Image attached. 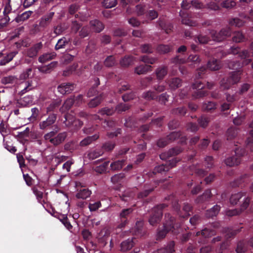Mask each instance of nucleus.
Wrapping results in <instances>:
<instances>
[{
  "mask_svg": "<svg viewBox=\"0 0 253 253\" xmlns=\"http://www.w3.org/2000/svg\"><path fill=\"white\" fill-rule=\"evenodd\" d=\"M195 173L196 176L202 178L207 175L208 171L203 169L196 168L195 169Z\"/></svg>",
  "mask_w": 253,
  "mask_h": 253,
  "instance_id": "59",
  "label": "nucleus"
},
{
  "mask_svg": "<svg viewBox=\"0 0 253 253\" xmlns=\"http://www.w3.org/2000/svg\"><path fill=\"white\" fill-rule=\"evenodd\" d=\"M102 153V152L101 151L94 150L89 152L87 154V157L89 159L93 160L101 156Z\"/></svg>",
  "mask_w": 253,
  "mask_h": 253,
  "instance_id": "57",
  "label": "nucleus"
},
{
  "mask_svg": "<svg viewBox=\"0 0 253 253\" xmlns=\"http://www.w3.org/2000/svg\"><path fill=\"white\" fill-rule=\"evenodd\" d=\"M56 120V117L54 114L50 115L45 120L41 122L39 124L40 128L42 129H44L54 123Z\"/></svg>",
  "mask_w": 253,
  "mask_h": 253,
  "instance_id": "19",
  "label": "nucleus"
},
{
  "mask_svg": "<svg viewBox=\"0 0 253 253\" xmlns=\"http://www.w3.org/2000/svg\"><path fill=\"white\" fill-rule=\"evenodd\" d=\"M54 56V55L53 54L45 53L39 57V61L41 63H44L49 60L52 59Z\"/></svg>",
  "mask_w": 253,
  "mask_h": 253,
  "instance_id": "47",
  "label": "nucleus"
},
{
  "mask_svg": "<svg viewBox=\"0 0 253 253\" xmlns=\"http://www.w3.org/2000/svg\"><path fill=\"white\" fill-rule=\"evenodd\" d=\"M74 100L72 98H69L67 99L64 102V104L61 108L60 110L62 112H65L68 110L73 104Z\"/></svg>",
  "mask_w": 253,
  "mask_h": 253,
  "instance_id": "46",
  "label": "nucleus"
},
{
  "mask_svg": "<svg viewBox=\"0 0 253 253\" xmlns=\"http://www.w3.org/2000/svg\"><path fill=\"white\" fill-rule=\"evenodd\" d=\"M17 84V89L21 94H23L34 88L32 81H23Z\"/></svg>",
  "mask_w": 253,
  "mask_h": 253,
  "instance_id": "11",
  "label": "nucleus"
},
{
  "mask_svg": "<svg viewBox=\"0 0 253 253\" xmlns=\"http://www.w3.org/2000/svg\"><path fill=\"white\" fill-rule=\"evenodd\" d=\"M236 4V2L233 0H225L222 2L221 6L226 8H232L234 7Z\"/></svg>",
  "mask_w": 253,
  "mask_h": 253,
  "instance_id": "51",
  "label": "nucleus"
},
{
  "mask_svg": "<svg viewBox=\"0 0 253 253\" xmlns=\"http://www.w3.org/2000/svg\"><path fill=\"white\" fill-rule=\"evenodd\" d=\"M56 66V63L53 62L47 66H43L39 67V70L41 72L43 73H49Z\"/></svg>",
  "mask_w": 253,
  "mask_h": 253,
  "instance_id": "37",
  "label": "nucleus"
},
{
  "mask_svg": "<svg viewBox=\"0 0 253 253\" xmlns=\"http://www.w3.org/2000/svg\"><path fill=\"white\" fill-rule=\"evenodd\" d=\"M242 72L240 70L231 72L227 79H223L221 81V85L224 89L229 88L231 85L237 84L241 79Z\"/></svg>",
  "mask_w": 253,
  "mask_h": 253,
  "instance_id": "4",
  "label": "nucleus"
},
{
  "mask_svg": "<svg viewBox=\"0 0 253 253\" xmlns=\"http://www.w3.org/2000/svg\"><path fill=\"white\" fill-rule=\"evenodd\" d=\"M178 162L176 158H172L167 162L166 164H163L157 167H156L153 171V174H156L157 173H163L169 171L170 169L175 166L176 163Z\"/></svg>",
  "mask_w": 253,
  "mask_h": 253,
  "instance_id": "7",
  "label": "nucleus"
},
{
  "mask_svg": "<svg viewBox=\"0 0 253 253\" xmlns=\"http://www.w3.org/2000/svg\"><path fill=\"white\" fill-rule=\"evenodd\" d=\"M247 250V245L243 241H239L237 243L236 252L237 253H243Z\"/></svg>",
  "mask_w": 253,
  "mask_h": 253,
  "instance_id": "45",
  "label": "nucleus"
},
{
  "mask_svg": "<svg viewBox=\"0 0 253 253\" xmlns=\"http://www.w3.org/2000/svg\"><path fill=\"white\" fill-rule=\"evenodd\" d=\"M167 207H168V203L165 200L164 203L158 205L153 209L152 213L149 219L151 225L154 226L161 221L163 210Z\"/></svg>",
  "mask_w": 253,
  "mask_h": 253,
  "instance_id": "3",
  "label": "nucleus"
},
{
  "mask_svg": "<svg viewBox=\"0 0 253 253\" xmlns=\"http://www.w3.org/2000/svg\"><path fill=\"white\" fill-rule=\"evenodd\" d=\"M192 88L195 90L192 93V96L194 99L203 98L208 94V91L204 90V84L201 82L197 81L192 84Z\"/></svg>",
  "mask_w": 253,
  "mask_h": 253,
  "instance_id": "6",
  "label": "nucleus"
},
{
  "mask_svg": "<svg viewBox=\"0 0 253 253\" xmlns=\"http://www.w3.org/2000/svg\"><path fill=\"white\" fill-rule=\"evenodd\" d=\"M103 5L106 8H109L115 6L117 4L116 0H103Z\"/></svg>",
  "mask_w": 253,
  "mask_h": 253,
  "instance_id": "56",
  "label": "nucleus"
},
{
  "mask_svg": "<svg viewBox=\"0 0 253 253\" xmlns=\"http://www.w3.org/2000/svg\"><path fill=\"white\" fill-rule=\"evenodd\" d=\"M157 58L150 57L148 55H143V74L152 70V66L150 64H154Z\"/></svg>",
  "mask_w": 253,
  "mask_h": 253,
  "instance_id": "14",
  "label": "nucleus"
},
{
  "mask_svg": "<svg viewBox=\"0 0 253 253\" xmlns=\"http://www.w3.org/2000/svg\"><path fill=\"white\" fill-rule=\"evenodd\" d=\"M1 82L4 84H17L19 82V80L15 76H9L3 78Z\"/></svg>",
  "mask_w": 253,
  "mask_h": 253,
  "instance_id": "36",
  "label": "nucleus"
},
{
  "mask_svg": "<svg viewBox=\"0 0 253 253\" xmlns=\"http://www.w3.org/2000/svg\"><path fill=\"white\" fill-rule=\"evenodd\" d=\"M175 243L174 241H170L167 245L162 248L159 249L153 253H174L175 252Z\"/></svg>",
  "mask_w": 253,
  "mask_h": 253,
  "instance_id": "15",
  "label": "nucleus"
},
{
  "mask_svg": "<svg viewBox=\"0 0 253 253\" xmlns=\"http://www.w3.org/2000/svg\"><path fill=\"white\" fill-rule=\"evenodd\" d=\"M209 142L208 139L204 138L202 139L198 146V149L201 150H205L209 145Z\"/></svg>",
  "mask_w": 253,
  "mask_h": 253,
  "instance_id": "60",
  "label": "nucleus"
},
{
  "mask_svg": "<svg viewBox=\"0 0 253 253\" xmlns=\"http://www.w3.org/2000/svg\"><path fill=\"white\" fill-rule=\"evenodd\" d=\"M171 113L174 115L184 116L186 113V109L185 107L174 108L171 110Z\"/></svg>",
  "mask_w": 253,
  "mask_h": 253,
  "instance_id": "49",
  "label": "nucleus"
},
{
  "mask_svg": "<svg viewBox=\"0 0 253 253\" xmlns=\"http://www.w3.org/2000/svg\"><path fill=\"white\" fill-rule=\"evenodd\" d=\"M104 28L101 22L97 20H92L90 22V31L94 32H100Z\"/></svg>",
  "mask_w": 253,
  "mask_h": 253,
  "instance_id": "18",
  "label": "nucleus"
},
{
  "mask_svg": "<svg viewBox=\"0 0 253 253\" xmlns=\"http://www.w3.org/2000/svg\"><path fill=\"white\" fill-rule=\"evenodd\" d=\"M198 122L201 127L205 128L208 126L210 122V119L207 116H202L198 119Z\"/></svg>",
  "mask_w": 253,
  "mask_h": 253,
  "instance_id": "44",
  "label": "nucleus"
},
{
  "mask_svg": "<svg viewBox=\"0 0 253 253\" xmlns=\"http://www.w3.org/2000/svg\"><path fill=\"white\" fill-rule=\"evenodd\" d=\"M98 138L97 135H94L92 136H88L83 139L80 142V145L82 146H85L90 144L93 141L97 139Z\"/></svg>",
  "mask_w": 253,
  "mask_h": 253,
  "instance_id": "40",
  "label": "nucleus"
},
{
  "mask_svg": "<svg viewBox=\"0 0 253 253\" xmlns=\"http://www.w3.org/2000/svg\"><path fill=\"white\" fill-rule=\"evenodd\" d=\"M195 40L197 42V41L201 44H207L209 41H211L210 37L203 34H199L195 36Z\"/></svg>",
  "mask_w": 253,
  "mask_h": 253,
  "instance_id": "38",
  "label": "nucleus"
},
{
  "mask_svg": "<svg viewBox=\"0 0 253 253\" xmlns=\"http://www.w3.org/2000/svg\"><path fill=\"white\" fill-rule=\"evenodd\" d=\"M211 197V193L210 189L206 190L204 193L198 196L195 200V202L197 204L202 203L205 201H208Z\"/></svg>",
  "mask_w": 253,
  "mask_h": 253,
  "instance_id": "22",
  "label": "nucleus"
},
{
  "mask_svg": "<svg viewBox=\"0 0 253 253\" xmlns=\"http://www.w3.org/2000/svg\"><path fill=\"white\" fill-rule=\"evenodd\" d=\"M245 40V37L241 31H237L233 33L232 41L235 42H243Z\"/></svg>",
  "mask_w": 253,
  "mask_h": 253,
  "instance_id": "35",
  "label": "nucleus"
},
{
  "mask_svg": "<svg viewBox=\"0 0 253 253\" xmlns=\"http://www.w3.org/2000/svg\"><path fill=\"white\" fill-rule=\"evenodd\" d=\"M248 177L246 174L241 175L240 177L236 179L230 183V185L232 187H237L242 186V184L246 182V179Z\"/></svg>",
  "mask_w": 253,
  "mask_h": 253,
  "instance_id": "28",
  "label": "nucleus"
},
{
  "mask_svg": "<svg viewBox=\"0 0 253 253\" xmlns=\"http://www.w3.org/2000/svg\"><path fill=\"white\" fill-rule=\"evenodd\" d=\"M66 135L65 133H61L55 136V132L51 131L44 135V138L46 141H49L51 143L54 145H57L62 142Z\"/></svg>",
  "mask_w": 253,
  "mask_h": 253,
  "instance_id": "8",
  "label": "nucleus"
},
{
  "mask_svg": "<svg viewBox=\"0 0 253 253\" xmlns=\"http://www.w3.org/2000/svg\"><path fill=\"white\" fill-rule=\"evenodd\" d=\"M74 84L70 83L62 84L57 87L58 91L62 94L71 92L74 89Z\"/></svg>",
  "mask_w": 253,
  "mask_h": 253,
  "instance_id": "17",
  "label": "nucleus"
},
{
  "mask_svg": "<svg viewBox=\"0 0 253 253\" xmlns=\"http://www.w3.org/2000/svg\"><path fill=\"white\" fill-rule=\"evenodd\" d=\"M227 66L229 69L233 70H238L242 67L241 63L239 61H229Z\"/></svg>",
  "mask_w": 253,
  "mask_h": 253,
  "instance_id": "43",
  "label": "nucleus"
},
{
  "mask_svg": "<svg viewBox=\"0 0 253 253\" xmlns=\"http://www.w3.org/2000/svg\"><path fill=\"white\" fill-rule=\"evenodd\" d=\"M143 98L150 100H154L157 98V94L155 91H148L143 95Z\"/></svg>",
  "mask_w": 253,
  "mask_h": 253,
  "instance_id": "54",
  "label": "nucleus"
},
{
  "mask_svg": "<svg viewBox=\"0 0 253 253\" xmlns=\"http://www.w3.org/2000/svg\"><path fill=\"white\" fill-rule=\"evenodd\" d=\"M133 244L131 239H127L123 242L121 245V250L122 252H126L130 250L133 247Z\"/></svg>",
  "mask_w": 253,
  "mask_h": 253,
  "instance_id": "34",
  "label": "nucleus"
},
{
  "mask_svg": "<svg viewBox=\"0 0 253 253\" xmlns=\"http://www.w3.org/2000/svg\"><path fill=\"white\" fill-rule=\"evenodd\" d=\"M216 104L215 103L211 101H208L207 103H204L203 105V109L207 111H211L216 109Z\"/></svg>",
  "mask_w": 253,
  "mask_h": 253,
  "instance_id": "42",
  "label": "nucleus"
},
{
  "mask_svg": "<svg viewBox=\"0 0 253 253\" xmlns=\"http://www.w3.org/2000/svg\"><path fill=\"white\" fill-rule=\"evenodd\" d=\"M238 133V129L233 127H231L228 129L226 132V136L228 140H231L235 138Z\"/></svg>",
  "mask_w": 253,
  "mask_h": 253,
  "instance_id": "39",
  "label": "nucleus"
},
{
  "mask_svg": "<svg viewBox=\"0 0 253 253\" xmlns=\"http://www.w3.org/2000/svg\"><path fill=\"white\" fill-rule=\"evenodd\" d=\"M243 197H249L246 196V193L243 192H238L237 193L232 194L230 198V203L231 205H235L237 204L238 202H239L240 200Z\"/></svg>",
  "mask_w": 253,
  "mask_h": 253,
  "instance_id": "24",
  "label": "nucleus"
},
{
  "mask_svg": "<svg viewBox=\"0 0 253 253\" xmlns=\"http://www.w3.org/2000/svg\"><path fill=\"white\" fill-rule=\"evenodd\" d=\"M17 53L18 51H13L7 53L3 58L0 61V65L3 66L10 62Z\"/></svg>",
  "mask_w": 253,
  "mask_h": 253,
  "instance_id": "26",
  "label": "nucleus"
},
{
  "mask_svg": "<svg viewBox=\"0 0 253 253\" xmlns=\"http://www.w3.org/2000/svg\"><path fill=\"white\" fill-rule=\"evenodd\" d=\"M165 201L168 203V206L170 204L172 209L176 212L177 214L183 218H187L190 215V212L192 210V207L189 204H184L182 211L184 212L183 214L182 211L180 210V205L178 204V199L173 195H170L165 198Z\"/></svg>",
  "mask_w": 253,
  "mask_h": 253,
  "instance_id": "2",
  "label": "nucleus"
},
{
  "mask_svg": "<svg viewBox=\"0 0 253 253\" xmlns=\"http://www.w3.org/2000/svg\"><path fill=\"white\" fill-rule=\"evenodd\" d=\"M251 201L250 197L244 198L243 202L241 205L240 209L230 210L227 211L226 214L229 216H233L239 214L243 211L246 210L249 206Z\"/></svg>",
  "mask_w": 253,
  "mask_h": 253,
  "instance_id": "10",
  "label": "nucleus"
},
{
  "mask_svg": "<svg viewBox=\"0 0 253 253\" xmlns=\"http://www.w3.org/2000/svg\"><path fill=\"white\" fill-rule=\"evenodd\" d=\"M231 29L229 27H227L221 29L219 32L213 31L211 33V35L213 40L220 42L230 36L231 35Z\"/></svg>",
  "mask_w": 253,
  "mask_h": 253,
  "instance_id": "9",
  "label": "nucleus"
},
{
  "mask_svg": "<svg viewBox=\"0 0 253 253\" xmlns=\"http://www.w3.org/2000/svg\"><path fill=\"white\" fill-rule=\"evenodd\" d=\"M68 41L65 38L59 40L55 45V49L58 50L64 48L65 45L68 43Z\"/></svg>",
  "mask_w": 253,
  "mask_h": 253,
  "instance_id": "52",
  "label": "nucleus"
},
{
  "mask_svg": "<svg viewBox=\"0 0 253 253\" xmlns=\"http://www.w3.org/2000/svg\"><path fill=\"white\" fill-rule=\"evenodd\" d=\"M220 207L217 205L214 206L211 209L207 210L206 212V216L208 218H212L216 216L219 211Z\"/></svg>",
  "mask_w": 253,
  "mask_h": 253,
  "instance_id": "29",
  "label": "nucleus"
},
{
  "mask_svg": "<svg viewBox=\"0 0 253 253\" xmlns=\"http://www.w3.org/2000/svg\"><path fill=\"white\" fill-rule=\"evenodd\" d=\"M101 204L100 202L97 201L93 203H89L88 205V208L89 209L90 211H95L97 209H98L101 207Z\"/></svg>",
  "mask_w": 253,
  "mask_h": 253,
  "instance_id": "63",
  "label": "nucleus"
},
{
  "mask_svg": "<svg viewBox=\"0 0 253 253\" xmlns=\"http://www.w3.org/2000/svg\"><path fill=\"white\" fill-rule=\"evenodd\" d=\"M244 21L240 19L239 18H232L229 20V25L230 26H235L236 27H241L245 24Z\"/></svg>",
  "mask_w": 253,
  "mask_h": 253,
  "instance_id": "31",
  "label": "nucleus"
},
{
  "mask_svg": "<svg viewBox=\"0 0 253 253\" xmlns=\"http://www.w3.org/2000/svg\"><path fill=\"white\" fill-rule=\"evenodd\" d=\"M182 151L181 148L175 147L169 149L168 152H164L160 155V158L163 160L167 159L173 156L177 155Z\"/></svg>",
  "mask_w": 253,
  "mask_h": 253,
  "instance_id": "13",
  "label": "nucleus"
},
{
  "mask_svg": "<svg viewBox=\"0 0 253 253\" xmlns=\"http://www.w3.org/2000/svg\"><path fill=\"white\" fill-rule=\"evenodd\" d=\"M53 15V13H50L49 15L44 16L42 18L40 22V25L42 26H45L48 21H49L52 18Z\"/></svg>",
  "mask_w": 253,
  "mask_h": 253,
  "instance_id": "58",
  "label": "nucleus"
},
{
  "mask_svg": "<svg viewBox=\"0 0 253 253\" xmlns=\"http://www.w3.org/2000/svg\"><path fill=\"white\" fill-rule=\"evenodd\" d=\"M220 66L217 60L212 59L210 60L207 64V68L211 70H218Z\"/></svg>",
  "mask_w": 253,
  "mask_h": 253,
  "instance_id": "33",
  "label": "nucleus"
},
{
  "mask_svg": "<svg viewBox=\"0 0 253 253\" xmlns=\"http://www.w3.org/2000/svg\"><path fill=\"white\" fill-rule=\"evenodd\" d=\"M181 136V132L180 131H173L171 132L169 135H167V137L169 143H171L177 139L179 138Z\"/></svg>",
  "mask_w": 253,
  "mask_h": 253,
  "instance_id": "41",
  "label": "nucleus"
},
{
  "mask_svg": "<svg viewBox=\"0 0 253 253\" xmlns=\"http://www.w3.org/2000/svg\"><path fill=\"white\" fill-rule=\"evenodd\" d=\"M239 57L243 59L241 63L242 67L249 64L252 62L251 59H249L250 57V53L247 50H243L239 53Z\"/></svg>",
  "mask_w": 253,
  "mask_h": 253,
  "instance_id": "25",
  "label": "nucleus"
},
{
  "mask_svg": "<svg viewBox=\"0 0 253 253\" xmlns=\"http://www.w3.org/2000/svg\"><path fill=\"white\" fill-rule=\"evenodd\" d=\"M157 51L160 54H166L170 52L172 49V46L166 44H159L157 47Z\"/></svg>",
  "mask_w": 253,
  "mask_h": 253,
  "instance_id": "30",
  "label": "nucleus"
},
{
  "mask_svg": "<svg viewBox=\"0 0 253 253\" xmlns=\"http://www.w3.org/2000/svg\"><path fill=\"white\" fill-rule=\"evenodd\" d=\"M249 126L252 129L250 131V135H251V137H248L246 141V143L248 146L250 144H253V121L251 123Z\"/></svg>",
  "mask_w": 253,
  "mask_h": 253,
  "instance_id": "55",
  "label": "nucleus"
},
{
  "mask_svg": "<svg viewBox=\"0 0 253 253\" xmlns=\"http://www.w3.org/2000/svg\"><path fill=\"white\" fill-rule=\"evenodd\" d=\"M169 142L167 138V137L160 138L157 142V145L159 147H164L166 145H167Z\"/></svg>",
  "mask_w": 253,
  "mask_h": 253,
  "instance_id": "61",
  "label": "nucleus"
},
{
  "mask_svg": "<svg viewBox=\"0 0 253 253\" xmlns=\"http://www.w3.org/2000/svg\"><path fill=\"white\" fill-rule=\"evenodd\" d=\"M124 163L123 161L114 162L110 165V167L112 170H118L122 168Z\"/></svg>",
  "mask_w": 253,
  "mask_h": 253,
  "instance_id": "53",
  "label": "nucleus"
},
{
  "mask_svg": "<svg viewBox=\"0 0 253 253\" xmlns=\"http://www.w3.org/2000/svg\"><path fill=\"white\" fill-rule=\"evenodd\" d=\"M157 24L159 27L162 29L164 30L167 34L170 33L173 29V24L169 22H166L165 21L159 19Z\"/></svg>",
  "mask_w": 253,
  "mask_h": 253,
  "instance_id": "16",
  "label": "nucleus"
},
{
  "mask_svg": "<svg viewBox=\"0 0 253 253\" xmlns=\"http://www.w3.org/2000/svg\"><path fill=\"white\" fill-rule=\"evenodd\" d=\"M175 218L172 216L170 213H166L163 226L162 229L159 228L158 230L157 240L164 238L169 232H171L174 234H177L178 232L177 229L179 227V225L175 223Z\"/></svg>",
  "mask_w": 253,
  "mask_h": 253,
  "instance_id": "1",
  "label": "nucleus"
},
{
  "mask_svg": "<svg viewBox=\"0 0 253 253\" xmlns=\"http://www.w3.org/2000/svg\"><path fill=\"white\" fill-rule=\"evenodd\" d=\"M42 47V44L41 42L34 44L32 46L25 51V55L30 58H35L37 56L38 52Z\"/></svg>",
  "mask_w": 253,
  "mask_h": 253,
  "instance_id": "12",
  "label": "nucleus"
},
{
  "mask_svg": "<svg viewBox=\"0 0 253 253\" xmlns=\"http://www.w3.org/2000/svg\"><path fill=\"white\" fill-rule=\"evenodd\" d=\"M182 84V80L179 78H171L169 81V85L171 88L175 89Z\"/></svg>",
  "mask_w": 253,
  "mask_h": 253,
  "instance_id": "32",
  "label": "nucleus"
},
{
  "mask_svg": "<svg viewBox=\"0 0 253 253\" xmlns=\"http://www.w3.org/2000/svg\"><path fill=\"white\" fill-rule=\"evenodd\" d=\"M32 72V69L29 68L24 71L19 76V80H25L27 79Z\"/></svg>",
  "mask_w": 253,
  "mask_h": 253,
  "instance_id": "50",
  "label": "nucleus"
},
{
  "mask_svg": "<svg viewBox=\"0 0 253 253\" xmlns=\"http://www.w3.org/2000/svg\"><path fill=\"white\" fill-rule=\"evenodd\" d=\"M179 15L181 17V22L183 24L189 26L191 19L187 17V14L185 13V12L182 10H180L179 12Z\"/></svg>",
  "mask_w": 253,
  "mask_h": 253,
  "instance_id": "48",
  "label": "nucleus"
},
{
  "mask_svg": "<svg viewBox=\"0 0 253 253\" xmlns=\"http://www.w3.org/2000/svg\"><path fill=\"white\" fill-rule=\"evenodd\" d=\"M102 100V97L98 96L92 99L89 103V106L90 107H95L100 103Z\"/></svg>",
  "mask_w": 253,
  "mask_h": 253,
  "instance_id": "62",
  "label": "nucleus"
},
{
  "mask_svg": "<svg viewBox=\"0 0 253 253\" xmlns=\"http://www.w3.org/2000/svg\"><path fill=\"white\" fill-rule=\"evenodd\" d=\"M168 72V68L166 66H162L156 70V75L157 78L159 80H162L167 75Z\"/></svg>",
  "mask_w": 253,
  "mask_h": 253,
  "instance_id": "27",
  "label": "nucleus"
},
{
  "mask_svg": "<svg viewBox=\"0 0 253 253\" xmlns=\"http://www.w3.org/2000/svg\"><path fill=\"white\" fill-rule=\"evenodd\" d=\"M215 234V231L212 229H210L208 228H205L201 231H198L196 233V236H202L205 238H210L212 236H213Z\"/></svg>",
  "mask_w": 253,
  "mask_h": 253,
  "instance_id": "23",
  "label": "nucleus"
},
{
  "mask_svg": "<svg viewBox=\"0 0 253 253\" xmlns=\"http://www.w3.org/2000/svg\"><path fill=\"white\" fill-rule=\"evenodd\" d=\"M235 154L227 158L225 160L226 165L229 167H234L240 164L242 158L246 153L245 149L237 148L234 151Z\"/></svg>",
  "mask_w": 253,
  "mask_h": 253,
  "instance_id": "5",
  "label": "nucleus"
},
{
  "mask_svg": "<svg viewBox=\"0 0 253 253\" xmlns=\"http://www.w3.org/2000/svg\"><path fill=\"white\" fill-rule=\"evenodd\" d=\"M169 95L167 93L161 94L158 98L159 102L162 104H165L168 101Z\"/></svg>",
  "mask_w": 253,
  "mask_h": 253,
  "instance_id": "64",
  "label": "nucleus"
},
{
  "mask_svg": "<svg viewBox=\"0 0 253 253\" xmlns=\"http://www.w3.org/2000/svg\"><path fill=\"white\" fill-rule=\"evenodd\" d=\"M65 118L66 125H73L75 126H78L80 127L83 125L81 121L74 119V117L71 115H65Z\"/></svg>",
  "mask_w": 253,
  "mask_h": 253,
  "instance_id": "21",
  "label": "nucleus"
},
{
  "mask_svg": "<svg viewBox=\"0 0 253 253\" xmlns=\"http://www.w3.org/2000/svg\"><path fill=\"white\" fill-rule=\"evenodd\" d=\"M79 186L78 185V184L77 183L76 187L77 190L79 191L76 194L77 198L79 199H85L90 196L91 193L90 191L85 188H83L79 190Z\"/></svg>",
  "mask_w": 253,
  "mask_h": 253,
  "instance_id": "20",
  "label": "nucleus"
}]
</instances>
